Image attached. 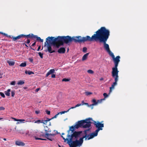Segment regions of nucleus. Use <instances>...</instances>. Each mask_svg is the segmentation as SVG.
<instances>
[{
    "label": "nucleus",
    "mask_w": 147,
    "mask_h": 147,
    "mask_svg": "<svg viewBox=\"0 0 147 147\" xmlns=\"http://www.w3.org/2000/svg\"><path fill=\"white\" fill-rule=\"evenodd\" d=\"M65 48L61 47L58 50V52L60 53H65Z\"/></svg>",
    "instance_id": "f3484780"
},
{
    "label": "nucleus",
    "mask_w": 147,
    "mask_h": 147,
    "mask_svg": "<svg viewBox=\"0 0 147 147\" xmlns=\"http://www.w3.org/2000/svg\"><path fill=\"white\" fill-rule=\"evenodd\" d=\"M85 93L86 96H88L92 94V92H86Z\"/></svg>",
    "instance_id": "473e14b6"
},
{
    "label": "nucleus",
    "mask_w": 147,
    "mask_h": 147,
    "mask_svg": "<svg viewBox=\"0 0 147 147\" xmlns=\"http://www.w3.org/2000/svg\"><path fill=\"white\" fill-rule=\"evenodd\" d=\"M16 144L17 145L22 146H24L25 145V144L24 143L20 141H16Z\"/></svg>",
    "instance_id": "a211bd4d"
},
{
    "label": "nucleus",
    "mask_w": 147,
    "mask_h": 147,
    "mask_svg": "<svg viewBox=\"0 0 147 147\" xmlns=\"http://www.w3.org/2000/svg\"><path fill=\"white\" fill-rule=\"evenodd\" d=\"M87 72L88 73L90 74H93L94 73L93 71L91 69H89L87 71Z\"/></svg>",
    "instance_id": "2f4dec72"
},
{
    "label": "nucleus",
    "mask_w": 147,
    "mask_h": 147,
    "mask_svg": "<svg viewBox=\"0 0 147 147\" xmlns=\"http://www.w3.org/2000/svg\"><path fill=\"white\" fill-rule=\"evenodd\" d=\"M61 137H62L63 139L64 140V142H65L67 141V138L65 139L64 137H63L62 136H61Z\"/></svg>",
    "instance_id": "603ef678"
},
{
    "label": "nucleus",
    "mask_w": 147,
    "mask_h": 147,
    "mask_svg": "<svg viewBox=\"0 0 147 147\" xmlns=\"http://www.w3.org/2000/svg\"><path fill=\"white\" fill-rule=\"evenodd\" d=\"M72 41V38L70 36H63V42H64L66 44H68L69 43L71 42Z\"/></svg>",
    "instance_id": "6e6552de"
},
{
    "label": "nucleus",
    "mask_w": 147,
    "mask_h": 147,
    "mask_svg": "<svg viewBox=\"0 0 147 147\" xmlns=\"http://www.w3.org/2000/svg\"><path fill=\"white\" fill-rule=\"evenodd\" d=\"M75 128L74 126H72L70 127L69 130L68 131V132H69L70 131H72V133H73V131L75 130Z\"/></svg>",
    "instance_id": "a878e982"
},
{
    "label": "nucleus",
    "mask_w": 147,
    "mask_h": 147,
    "mask_svg": "<svg viewBox=\"0 0 147 147\" xmlns=\"http://www.w3.org/2000/svg\"><path fill=\"white\" fill-rule=\"evenodd\" d=\"M30 41L29 40V39H27V43L28 44H29L30 43Z\"/></svg>",
    "instance_id": "6e6d98bb"
},
{
    "label": "nucleus",
    "mask_w": 147,
    "mask_h": 147,
    "mask_svg": "<svg viewBox=\"0 0 147 147\" xmlns=\"http://www.w3.org/2000/svg\"><path fill=\"white\" fill-rule=\"evenodd\" d=\"M25 134L27 136H32L33 135L32 130H30L26 131Z\"/></svg>",
    "instance_id": "4468645a"
},
{
    "label": "nucleus",
    "mask_w": 147,
    "mask_h": 147,
    "mask_svg": "<svg viewBox=\"0 0 147 147\" xmlns=\"http://www.w3.org/2000/svg\"><path fill=\"white\" fill-rule=\"evenodd\" d=\"M55 72V70L54 69H50L49 71L46 74V76L47 77L50 74H51L54 73Z\"/></svg>",
    "instance_id": "b1692460"
},
{
    "label": "nucleus",
    "mask_w": 147,
    "mask_h": 147,
    "mask_svg": "<svg viewBox=\"0 0 147 147\" xmlns=\"http://www.w3.org/2000/svg\"><path fill=\"white\" fill-rule=\"evenodd\" d=\"M89 131V129H86V130H85V132L86 133L87 132V131Z\"/></svg>",
    "instance_id": "680f3d73"
},
{
    "label": "nucleus",
    "mask_w": 147,
    "mask_h": 147,
    "mask_svg": "<svg viewBox=\"0 0 147 147\" xmlns=\"http://www.w3.org/2000/svg\"><path fill=\"white\" fill-rule=\"evenodd\" d=\"M2 77V74L0 73V78H1Z\"/></svg>",
    "instance_id": "774afa93"
},
{
    "label": "nucleus",
    "mask_w": 147,
    "mask_h": 147,
    "mask_svg": "<svg viewBox=\"0 0 147 147\" xmlns=\"http://www.w3.org/2000/svg\"><path fill=\"white\" fill-rule=\"evenodd\" d=\"M103 80V78H100V80H101V81L102 80Z\"/></svg>",
    "instance_id": "338daca9"
},
{
    "label": "nucleus",
    "mask_w": 147,
    "mask_h": 147,
    "mask_svg": "<svg viewBox=\"0 0 147 147\" xmlns=\"http://www.w3.org/2000/svg\"><path fill=\"white\" fill-rule=\"evenodd\" d=\"M63 36H58L57 38H55L53 37H48L46 39V41L45 42L44 47L45 49V51L46 52H48L49 53H51L55 52L54 49L51 48V45L48 44V42H50L51 41H53V43L55 44V42H57L61 44L63 42Z\"/></svg>",
    "instance_id": "f03ea898"
},
{
    "label": "nucleus",
    "mask_w": 147,
    "mask_h": 147,
    "mask_svg": "<svg viewBox=\"0 0 147 147\" xmlns=\"http://www.w3.org/2000/svg\"><path fill=\"white\" fill-rule=\"evenodd\" d=\"M70 80L68 79L64 78L62 79V81L67 82L69 81Z\"/></svg>",
    "instance_id": "58836bf2"
},
{
    "label": "nucleus",
    "mask_w": 147,
    "mask_h": 147,
    "mask_svg": "<svg viewBox=\"0 0 147 147\" xmlns=\"http://www.w3.org/2000/svg\"><path fill=\"white\" fill-rule=\"evenodd\" d=\"M82 105L81 104H77V105H76V106H75V107H79L80 106H81Z\"/></svg>",
    "instance_id": "3c124183"
},
{
    "label": "nucleus",
    "mask_w": 147,
    "mask_h": 147,
    "mask_svg": "<svg viewBox=\"0 0 147 147\" xmlns=\"http://www.w3.org/2000/svg\"><path fill=\"white\" fill-rule=\"evenodd\" d=\"M76 108V107H75H75H71V108H70V109H69L68 110H69V111L71 109H73L74 108Z\"/></svg>",
    "instance_id": "4d7b16f0"
},
{
    "label": "nucleus",
    "mask_w": 147,
    "mask_h": 147,
    "mask_svg": "<svg viewBox=\"0 0 147 147\" xmlns=\"http://www.w3.org/2000/svg\"><path fill=\"white\" fill-rule=\"evenodd\" d=\"M46 113H47V114L48 115H49L50 114V111H49L48 110H46Z\"/></svg>",
    "instance_id": "09e8293b"
},
{
    "label": "nucleus",
    "mask_w": 147,
    "mask_h": 147,
    "mask_svg": "<svg viewBox=\"0 0 147 147\" xmlns=\"http://www.w3.org/2000/svg\"><path fill=\"white\" fill-rule=\"evenodd\" d=\"M35 138L36 140H46V139H42L41 138H38L36 137H35Z\"/></svg>",
    "instance_id": "4c0bfd02"
},
{
    "label": "nucleus",
    "mask_w": 147,
    "mask_h": 147,
    "mask_svg": "<svg viewBox=\"0 0 147 147\" xmlns=\"http://www.w3.org/2000/svg\"><path fill=\"white\" fill-rule=\"evenodd\" d=\"M12 119H13L15 121H18V119H16L15 118H12Z\"/></svg>",
    "instance_id": "13d9d810"
},
{
    "label": "nucleus",
    "mask_w": 147,
    "mask_h": 147,
    "mask_svg": "<svg viewBox=\"0 0 147 147\" xmlns=\"http://www.w3.org/2000/svg\"><path fill=\"white\" fill-rule=\"evenodd\" d=\"M35 43H36L35 42L34 43H33L32 44V46H34V45H35Z\"/></svg>",
    "instance_id": "69168bd1"
},
{
    "label": "nucleus",
    "mask_w": 147,
    "mask_h": 147,
    "mask_svg": "<svg viewBox=\"0 0 147 147\" xmlns=\"http://www.w3.org/2000/svg\"><path fill=\"white\" fill-rule=\"evenodd\" d=\"M51 119H49L47 118V120H43L42 123H43V124H44L45 125H47V123H48L49 125H51V123L49 121Z\"/></svg>",
    "instance_id": "2eb2a0df"
},
{
    "label": "nucleus",
    "mask_w": 147,
    "mask_h": 147,
    "mask_svg": "<svg viewBox=\"0 0 147 147\" xmlns=\"http://www.w3.org/2000/svg\"><path fill=\"white\" fill-rule=\"evenodd\" d=\"M94 125L98 129L94 132L90 134V137L88 138V140H89L97 136L98 131L100 130H102V128L104 127V124L101 123L98 121L96 122L94 121Z\"/></svg>",
    "instance_id": "20e7f679"
},
{
    "label": "nucleus",
    "mask_w": 147,
    "mask_h": 147,
    "mask_svg": "<svg viewBox=\"0 0 147 147\" xmlns=\"http://www.w3.org/2000/svg\"><path fill=\"white\" fill-rule=\"evenodd\" d=\"M5 109V108L3 107H0V111L4 110Z\"/></svg>",
    "instance_id": "8fccbe9b"
},
{
    "label": "nucleus",
    "mask_w": 147,
    "mask_h": 147,
    "mask_svg": "<svg viewBox=\"0 0 147 147\" xmlns=\"http://www.w3.org/2000/svg\"><path fill=\"white\" fill-rule=\"evenodd\" d=\"M48 41V44H49L50 45H51V47L52 45H53L56 48H58L61 45H63V44H61L59 43H58V42H55V44H54L53 43V41H51L50 42H49Z\"/></svg>",
    "instance_id": "9d476101"
},
{
    "label": "nucleus",
    "mask_w": 147,
    "mask_h": 147,
    "mask_svg": "<svg viewBox=\"0 0 147 147\" xmlns=\"http://www.w3.org/2000/svg\"><path fill=\"white\" fill-rule=\"evenodd\" d=\"M82 105H83L85 103L84 102V101H82Z\"/></svg>",
    "instance_id": "e2e57ef3"
},
{
    "label": "nucleus",
    "mask_w": 147,
    "mask_h": 147,
    "mask_svg": "<svg viewBox=\"0 0 147 147\" xmlns=\"http://www.w3.org/2000/svg\"><path fill=\"white\" fill-rule=\"evenodd\" d=\"M38 54L40 56V57L41 58H42L43 57V54L42 53H41V52H39L38 53Z\"/></svg>",
    "instance_id": "72a5a7b5"
},
{
    "label": "nucleus",
    "mask_w": 147,
    "mask_h": 147,
    "mask_svg": "<svg viewBox=\"0 0 147 147\" xmlns=\"http://www.w3.org/2000/svg\"><path fill=\"white\" fill-rule=\"evenodd\" d=\"M25 73L26 74H28V75H31L32 74H34V73L30 71H26Z\"/></svg>",
    "instance_id": "c756f323"
},
{
    "label": "nucleus",
    "mask_w": 147,
    "mask_h": 147,
    "mask_svg": "<svg viewBox=\"0 0 147 147\" xmlns=\"http://www.w3.org/2000/svg\"><path fill=\"white\" fill-rule=\"evenodd\" d=\"M74 126L75 129H78L80 127H82L81 121H79Z\"/></svg>",
    "instance_id": "dca6fc26"
},
{
    "label": "nucleus",
    "mask_w": 147,
    "mask_h": 147,
    "mask_svg": "<svg viewBox=\"0 0 147 147\" xmlns=\"http://www.w3.org/2000/svg\"><path fill=\"white\" fill-rule=\"evenodd\" d=\"M39 89H40V88H38L36 89L35 90L36 92H38L39 90Z\"/></svg>",
    "instance_id": "bf43d9fd"
},
{
    "label": "nucleus",
    "mask_w": 147,
    "mask_h": 147,
    "mask_svg": "<svg viewBox=\"0 0 147 147\" xmlns=\"http://www.w3.org/2000/svg\"><path fill=\"white\" fill-rule=\"evenodd\" d=\"M72 40H74L75 42H81V36H73L72 38Z\"/></svg>",
    "instance_id": "9b49d317"
},
{
    "label": "nucleus",
    "mask_w": 147,
    "mask_h": 147,
    "mask_svg": "<svg viewBox=\"0 0 147 147\" xmlns=\"http://www.w3.org/2000/svg\"><path fill=\"white\" fill-rule=\"evenodd\" d=\"M18 133L22 134H24L25 133V130L22 129L19 130H18Z\"/></svg>",
    "instance_id": "cd10ccee"
},
{
    "label": "nucleus",
    "mask_w": 147,
    "mask_h": 147,
    "mask_svg": "<svg viewBox=\"0 0 147 147\" xmlns=\"http://www.w3.org/2000/svg\"><path fill=\"white\" fill-rule=\"evenodd\" d=\"M81 132L80 131H75L73 133V138L75 137L76 139H78L80 137Z\"/></svg>",
    "instance_id": "ddd939ff"
},
{
    "label": "nucleus",
    "mask_w": 147,
    "mask_h": 147,
    "mask_svg": "<svg viewBox=\"0 0 147 147\" xmlns=\"http://www.w3.org/2000/svg\"><path fill=\"white\" fill-rule=\"evenodd\" d=\"M89 137V136H87L86 135L83 137L80 138L79 140H77L76 139L74 141H73L69 144L70 147H76L77 146H80L82 145L83 142V139L84 138H86V139H88V138Z\"/></svg>",
    "instance_id": "39448f33"
},
{
    "label": "nucleus",
    "mask_w": 147,
    "mask_h": 147,
    "mask_svg": "<svg viewBox=\"0 0 147 147\" xmlns=\"http://www.w3.org/2000/svg\"><path fill=\"white\" fill-rule=\"evenodd\" d=\"M25 120L23 119H18V121L20 122L21 123H24V121Z\"/></svg>",
    "instance_id": "e433bc0d"
},
{
    "label": "nucleus",
    "mask_w": 147,
    "mask_h": 147,
    "mask_svg": "<svg viewBox=\"0 0 147 147\" xmlns=\"http://www.w3.org/2000/svg\"><path fill=\"white\" fill-rule=\"evenodd\" d=\"M59 114V113H58L57 114H56L54 117H52L51 119H54V118H56L57 117V116H58V115Z\"/></svg>",
    "instance_id": "49530a36"
},
{
    "label": "nucleus",
    "mask_w": 147,
    "mask_h": 147,
    "mask_svg": "<svg viewBox=\"0 0 147 147\" xmlns=\"http://www.w3.org/2000/svg\"><path fill=\"white\" fill-rule=\"evenodd\" d=\"M35 113L36 114H38L40 113V111H36Z\"/></svg>",
    "instance_id": "5fc2aeb1"
},
{
    "label": "nucleus",
    "mask_w": 147,
    "mask_h": 147,
    "mask_svg": "<svg viewBox=\"0 0 147 147\" xmlns=\"http://www.w3.org/2000/svg\"><path fill=\"white\" fill-rule=\"evenodd\" d=\"M54 134H45V137L51 141H53L54 139Z\"/></svg>",
    "instance_id": "1a4fd4ad"
},
{
    "label": "nucleus",
    "mask_w": 147,
    "mask_h": 147,
    "mask_svg": "<svg viewBox=\"0 0 147 147\" xmlns=\"http://www.w3.org/2000/svg\"><path fill=\"white\" fill-rule=\"evenodd\" d=\"M92 102H93V104H92L91 105H90V106H95L98 105V100L96 101V100L95 99H93L92 100Z\"/></svg>",
    "instance_id": "4be33fe9"
},
{
    "label": "nucleus",
    "mask_w": 147,
    "mask_h": 147,
    "mask_svg": "<svg viewBox=\"0 0 147 147\" xmlns=\"http://www.w3.org/2000/svg\"><path fill=\"white\" fill-rule=\"evenodd\" d=\"M87 50V49L86 47H84L83 49V52L85 53L86 52Z\"/></svg>",
    "instance_id": "a19ab883"
},
{
    "label": "nucleus",
    "mask_w": 147,
    "mask_h": 147,
    "mask_svg": "<svg viewBox=\"0 0 147 147\" xmlns=\"http://www.w3.org/2000/svg\"><path fill=\"white\" fill-rule=\"evenodd\" d=\"M43 121V120H38L34 122V123H42Z\"/></svg>",
    "instance_id": "7c9ffc66"
},
{
    "label": "nucleus",
    "mask_w": 147,
    "mask_h": 147,
    "mask_svg": "<svg viewBox=\"0 0 147 147\" xmlns=\"http://www.w3.org/2000/svg\"><path fill=\"white\" fill-rule=\"evenodd\" d=\"M73 134L70 135L69 133L67 135V143L69 144L71 142H73Z\"/></svg>",
    "instance_id": "f8f14e48"
},
{
    "label": "nucleus",
    "mask_w": 147,
    "mask_h": 147,
    "mask_svg": "<svg viewBox=\"0 0 147 147\" xmlns=\"http://www.w3.org/2000/svg\"><path fill=\"white\" fill-rule=\"evenodd\" d=\"M4 36H7V37H10V36H7V34H5V33L4 34Z\"/></svg>",
    "instance_id": "052dcab7"
},
{
    "label": "nucleus",
    "mask_w": 147,
    "mask_h": 147,
    "mask_svg": "<svg viewBox=\"0 0 147 147\" xmlns=\"http://www.w3.org/2000/svg\"><path fill=\"white\" fill-rule=\"evenodd\" d=\"M7 62L9 64L10 66H13L15 63V62L14 61L10 60H7Z\"/></svg>",
    "instance_id": "5701e85b"
},
{
    "label": "nucleus",
    "mask_w": 147,
    "mask_h": 147,
    "mask_svg": "<svg viewBox=\"0 0 147 147\" xmlns=\"http://www.w3.org/2000/svg\"><path fill=\"white\" fill-rule=\"evenodd\" d=\"M103 95L105 97V98H106L108 96V95L106 93H104L103 94Z\"/></svg>",
    "instance_id": "a18cd8bd"
},
{
    "label": "nucleus",
    "mask_w": 147,
    "mask_h": 147,
    "mask_svg": "<svg viewBox=\"0 0 147 147\" xmlns=\"http://www.w3.org/2000/svg\"><path fill=\"white\" fill-rule=\"evenodd\" d=\"M10 91L11 90L10 89H8L6 91H5V94L7 96H9L10 94Z\"/></svg>",
    "instance_id": "393cba45"
},
{
    "label": "nucleus",
    "mask_w": 147,
    "mask_h": 147,
    "mask_svg": "<svg viewBox=\"0 0 147 147\" xmlns=\"http://www.w3.org/2000/svg\"><path fill=\"white\" fill-rule=\"evenodd\" d=\"M16 83V82L13 81L11 82L10 83V84L12 85H14Z\"/></svg>",
    "instance_id": "c03bdc74"
},
{
    "label": "nucleus",
    "mask_w": 147,
    "mask_h": 147,
    "mask_svg": "<svg viewBox=\"0 0 147 147\" xmlns=\"http://www.w3.org/2000/svg\"><path fill=\"white\" fill-rule=\"evenodd\" d=\"M89 53H87L84 54L82 58V61H84L86 60L88 57Z\"/></svg>",
    "instance_id": "aec40b11"
},
{
    "label": "nucleus",
    "mask_w": 147,
    "mask_h": 147,
    "mask_svg": "<svg viewBox=\"0 0 147 147\" xmlns=\"http://www.w3.org/2000/svg\"><path fill=\"white\" fill-rule=\"evenodd\" d=\"M105 98L101 99L100 100H98V103H101L103 100H105Z\"/></svg>",
    "instance_id": "c9c22d12"
},
{
    "label": "nucleus",
    "mask_w": 147,
    "mask_h": 147,
    "mask_svg": "<svg viewBox=\"0 0 147 147\" xmlns=\"http://www.w3.org/2000/svg\"><path fill=\"white\" fill-rule=\"evenodd\" d=\"M15 91L14 90H12L11 92V96L12 97H13L15 94Z\"/></svg>",
    "instance_id": "f704fd0d"
},
{
    "label": "nucleus",
    "mask_w": 147,
    "mask_h": 147,
    "mask_svg": "<svg viewBox=\"0 0 147 147\" xmlns=\"http://www.w3.org/2000/svg\"><path fill=\"white\" fill-rule=\"evenodd\" d=\"M69 111V110H68L67 111H62L61 112H59V114H64L65 113H67Z\"/></svg>",
    "instance_id": "37998d69"
},
{
    "label": "nucleus",
    "mask_w": 147,
    "mask_h": 147,
    "mask_svg": "<svg viewBox=\"0 0 147 147\" xmlns=\"http://www.w3.org/2000/svg\"><path fill=\"white\" fill-rule=\"evenodd\" d=\"M24 36H26L27 37H33L32 36V34L31 35L29 34L26 35H24Z\"/></svg>",
    "instance_id": "79ce46f5"
},
{
    "label": "nucleus",
    "mask_w": 147,
    "mask_h": 147,
    "mask_svg": "<svg viewBox=\"0 0 147 147\" xmlns=\"http://www.w3.org/2000/svg\"><path fill=\"white\" fill-rule=\"evenodd\" d=\"M104 47L110 56L112 57L115 66L112 68V73H118L119 71L118 70L117 66L118 63L120 61V57L117 56L115 58L113 53L110 50L109 45L107 44L106 42L105 43Z\"/></svg>",
    "instance_id": "7ed1b4c3"
},
{
    "label": "nucleus",
    "mask_w": 147,
    "mask_h": 147,
    "mask_svg": "<svg viewBox=\"0 0 147 147\" xmlns=\"http://www.w3.org/2000/svg\"><path fill=\"white\" fill-rule=\"evenodd\" d=\"M40 47H39L38 48V50H38V51H39V50H40Z\"/></svg>",
    "instance_id": "0e129e2a"
},
{
    "label": "nucleus",
    "mask_w": 147,
    "mask_h": 147,
    "mask_svg": "<svg viewBox=\"0 0 147 147\" xmlns=\"http://www.w3.org/2000/svg\"><path fill=\"white\" fill-rule=\"evenodd\" d=\"M91 37L87 36L84 37H81V42L88 41H97L98 40L100 42H102L103 45L107 40L110 35V32L109 30L107 29L105 27H101V28L96 32Z\"/></svg>",
    "instance_id": "f257e3e1"
},
{
    "label": "nucleus",
    "mask_w": 147,
    "mask_h": 147,
    "mask_svg": "<svg viewBox=\"0 0 147 147\" xmlns=\"http://www.w3.org/2000/svg\"><path fill=\"white\" fill-rule=\"evenodd\" d=\"M0 94L1 96L3 98H5V96L3 93L2 92H0Z\"/></svg>",
    "instance_id": "ea45409f"
},
{
    "label": "nucleus",
    "mask_w": 147,
    "mask_h": 147,
    "mask_svg": "<svg viewBox=\"0 0 147 147\" xmlns=\"http://www.w3.org/2000/svg\"><path fill=\"white\" fill-rule=\"evenodd\" d=\"M26 65V62L23 63H21L20 66L21 67H25Z\"/></svg>",
    "instance_id": "c85d7f7f"
},
{
    "label": "nucleus",
    "mask_w": 147,
    "mask_h": 147,
    "mask_svg": "<svg viewBox=\"0 0 147 147\" xmlns=\"http://www.w3.org/2000/svg\"><path fill=\"white\" fill-rule=\"evenodd\" d=\"M28 60L30 62H32L33 61V59L32 58H30L28 59Z\"/></svg>",
    "instance_id": "de8ad7c7"
},
{
    "label": "nucleus",
    "mask_w": 147,
    "mask_h": 147,
    "mask_svg": "<svg viewBox=\"0 0 147 147\" xmlns=\"http://www.w3.org/2000/svg\"><path fill=\"white\" fill-rule=\"evenodd\" d=\"M24 83L23 81L20 80L18 81V85H22L24 84Z\"/></svg>",
    "instance_id": "bb28decb"
},
{
    "label": "nucleus",
    "mask_w": 147,
    "mask_h": 147,
    "mask_svg": "<svg viewBox=\"0 0 147 147\" xmlns=\"http://www.w3.org/2000/svg\"><path fill=\"white\" fill-rule=\"evenodd\" d=\"M112 76L115 79V82H114L110 88L109 94L112 91V90L114 89L115 86L117 84V82L118 80L119 76L118 73H112Z\"/></svg>",
    "instance_id": "423d86ee"
},
{
    "label": "nucleus",
    "mask_w": 147,
    "mask_h": 147,
    "mask_svg": "<svg viewBox=\"0 0 147 147\" xmlns=\"http://www.w3.org/2000/svg\"><path fill=\"white\" fill-rule=\"evenodd\" d=\"M32 36L36 38L37 40H40L41 42L43 41V40L41 39L40 37H38L37 36L34 35L33 34H32Z\"/></svg>",
    "instance_id": "412c9836"
},
{
    "label": "nucleus",
    "mask_w": 147,
    "mask_h": 147,
    "mask_svg": "<svg viewBox=\"0 0 147 147\" xmlns=\"http://www.w3.org/2000/svg\"><path fill=\"white\" fill-rule=\"evenodd\" d=\"M91 121H92V120L90 118L87 119L85 120H81L82 127L85 128H89L91 126Z\"/></svg>",
    "instance_id": "0eeeda50"
},
{
    "label": "nucleus",
    "mask_w": 147,
    "mask_h": 147,
    "mask_svg": "<svg viewBox=\"0 0 147 147\" xmlns=\"http://www.w3.org/2000/svg\"><path fill=\"white\" fill-rule=\"evenodd\" d=\"M51 77L52 78H55V75L54 74H53L52 75Z\"/></svg>",
    "instance_id": "864d4df0"
},
{
    "label": "nucleus",
    "mask_w": 147,
    "mask_h": 147,
    "mask_svg": "<svg viewBox=\"0 0 147 147\" xmlns=\"http://www.w3.org/2000/svg\"><path fill=\"white\" fill-rule=\"evenodd\" d=\"M24 36V35L21 34L18 36L16 37L13 36L12 38H13V40L14 41H15L16 40L20 39L22 37Z\"/></svg>",
    "instance_id": "6ab92c4d"
}]
</instances>
